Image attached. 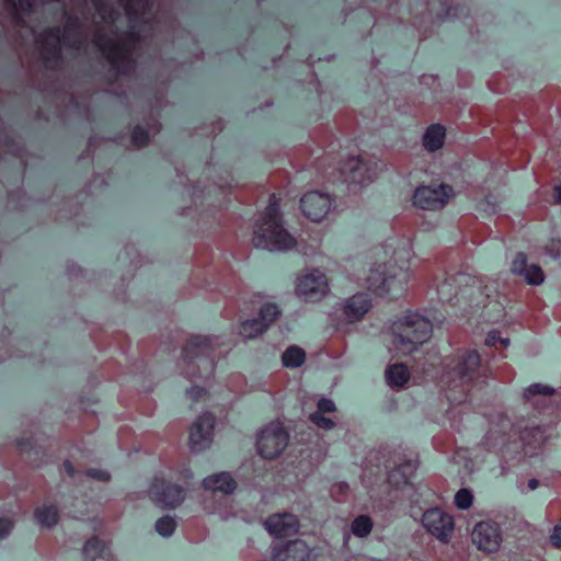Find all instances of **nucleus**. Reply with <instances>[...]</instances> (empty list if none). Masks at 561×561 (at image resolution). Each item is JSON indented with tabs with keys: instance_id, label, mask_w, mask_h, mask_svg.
I'll use <instances>...</instances> for the list:
<instances>
[{
	"instance_id": "1",
	"label": "nucleus",
	"mask_w": 561,
	"mask_h": 561,
	"mask_svg": "<svg viewBox=\"0 0 561 561\" xmlns=\"http://www.w3.org/2000/svg\"><path fill=\"white\" fill-rule=\"evenodd\" d=\"M92 3L93 44L117 75L133 73L136 67L133 55L141 33L152 30V23L145 19L149 0H92Z\"/></svg>"
},
{
	"instance_id": "2",
	"label": "nucleus",
	"mask_w": 561,
	"mask_h": 561,
	"mask_svg": "<svg viewBox=\"0 0 561 561\" xmlns=\"http://www.w3.org/2000/svg\"><path fill=\"white\" fill-rule=\"evenodd\" d=\"M481 356L471 348L457 350L443 363L440 383L450 401H461L467 397L480 377Z\"/></svg>"
},
{
	"instance_id": "3",
	"label": "nucleus",
	"mask_w": 561,
	"mask_h": 561,
	"mask_svg": "<svg viewBox=\"0 0 561 561\" xmlns=\"http://www.w3.org/2000/svg\"><path fill=\"white\" fill-rule=\"evenodd\" d=\"M36 44L45 67L56 69L61 64V46L75 50L85 48L88 45V34L78 19L69 16L62 35H60L59 28H50L36 38Z\"/></svg>"
},
{
	"instance_id": "4",
	"label": "nucleus",
	"mask_w": 561,
	"mask_h": 561,
	"mask_svg": "<svg viewBox=\"0 0 561 561\" xmlns=\"http://www.w3.org/2000/svg\"><path fill=\"white\" fill-rule=\"evenodd\" d=\"M252 243L268 250H289L296 245L295 238L283 226L279 198L275 194L270 196L268 206L254 225Z\"/></svg>"
},
{
	"instance_id": "5",
	"label": "nucleus",
	"mask_w": 561,
	"mask_h": 561,
	"mask_svg": "<svg viewBox=\"0 0 561 561\" xmlns=\"http://www.w3.org/2000/svg\"><path fill=\"white\" fill-rule=\"evenodd\" d=\"M392 345L403 355H410L426 343L433 334L431 321L420 314H408L391 325Z\"/></svg>"
},
{
	"instance_id": "6",
	"label": "nucleus",
	"mask_w": 561,
	"mask_h": 561,
	"mask_svg": "<svg viewBox=\"0 0 561 561\" xmlns=\"http://www.w3.org/2000/svg\"><path fill=\"white\" fill-rule=\"evenodd\" d=\"M289 433L285 425L276 420L267 423L256 435V451L267 460L278 458L287 448Z\"/></svg>"
},
{
	"instance_id": "7",
	"label": "nucleus",
	"mask_w": 561,
	"mask_h": 561,
	"mask_svg": "<svg viewBox=\"0 0 561 561\" xmlns=\"http://www.w3.org/2000/svg\"><path fill=\"white\" fill-rule=\"evenodd\" d=\"M377 161L368 153L348 156L341 161L339 171L345 182L358 185L370 183L376 176Z\"/></svg>"
},
{
	"instance_id": "8",
	"label": "nucleus",
	"mask_w": 561,
	"mask_h": 561,
	"mask_svg": "<svg viewBox=\"0 0 561 561\" xmlns=\"http://www.w3.org/2000/svg\"><path fill=\"white\" fill-rule=\"evenodd\" d=\"M454 196V190L448 184L420 185L413 194V205L423 210L436 211L443 209Z\"/></svg>"
},
{
	"instance_id": "9",
	"label": "nucleus",
	"mask_w": 561,
	"mask_h": 561,
	"mask_svg": "<svg viewBox=\"0 0 561 561\" xmlns=\"http://www.w3.org/2000/svg\"><path fill=\"white\" fill-rule=\"evenodd\" d=\"M148 492L151 501L163 510L176 508L185 500V490L163 478H154Z\"/></svg>"
},
{
	"instance_id": "10",
	"label": "nucleus",
	"mask_w": 561,
	"mask_h": 561,
	"mask_svg": "<svg viewBox=\"0 0 561 561\" xmlns=\"http://www.w3.org/2000/svg\"><path fill=\"white\" fill-rule=\"evenodd\" d=\"M424 528L443 543H448L454 535L455 520L453 515L439 507L430 508L422 516Z\"/></svg>"
},
{
	"instance_id": "11",
	"label": "nucleus",
	"mask_w": 561,
	"mask_h": 561,
	"mask_svg": "<svg viewBox=\"0 0 561 561\" xmlns=\"http://www.w3.org/2000/svg\"><path fill=\"white\" fill-rule=\"evenodd\" d=\"M263 527L272 538L284 539L298 535L301 523L296 514L283 511L270 514Z\"/></svg>"
},
{
	"instance_id": "12",
	"label": "nucleus",
	"mask_w": 561,
	"mask_h": 561,
	"mask_svg": "<svg viewBox=\"0 0 561 561\" xmlns=\"http://www.w3.org/2000/svg\"><path fill=\"white\" fill-rule=\"evenodd\" d=\"M282 312L277 305L264 304L259 310V317L242 321L239 333L245 340H251L263 334L279 317Z\"/></svg>"
},
{
	"instance_id": "13",
	"label": "nucleus",
	"mask_w": 561,
	"mask_h": 561,
	"mask_svg": "<svg viewBox=\"0 0 561 561\" xmlns=\"http://www.w3.org/2000/svg\"><path fill=\"white\" fill-rule=\"evenodd\" d=\"M216 419L213 413L201 414L190 426L188 446L194 453L203 451L210 447L214 438Z\"/></svg>"
},
{
	"instance_id": "14",
	"label": "nucleus",
	"mask_w": 561,
	"mask_h": 561,
	"mask_svg": "<svg viewBox=\"0 0 561 561\" xmlns=\"http://www.w3.org/2000/svg\"><path fill=\"white\" fill-rule=\"evenodd\" d=\"M397 268L387 264H379L369 270L366 277L367 288L376 295L383 296L391 290L401 287Z\"/></svg>"
},
{
	"instance_id": "15",
	"label": "nucleus",
	"mask_w": 561,
	"mask_h": 561,
	"mask_svg": "<svg viewBox=\"0 0 561 561\" xmlns=\"http://www.w3.org/2000/svg\"><path fill=\"white\" fill-rule=\"evenodd\" d=\"M471 540L480 551L494 553L502 543L501 528L496 522L481 520L474 525Z\"/></svg>"
},
{
	"instance_id": "16",
	"label": "nucleus",
	"mask_w": 561,
	"mask_h": 561,
	"mask_svg": "<svg viewBox=\"0 0 561 561\" xmlns=\"http://www.w3.org/2000/svg\"><path fill=\"white\" fill-rule=\"evenodd\" d=\"M312 548L302 539L295 538L271 545L272 561H309Z\"/></svg>"
},
{
	"instance_id": "17",
	"label": "nucleus",
	"mask_w": 561,
	"mask_h": 561,
	"mask_svg": "<svg viewBox=\"0 0 561 561\" xmlns=\"http://www.w3.org/2000/svg\"><path fill=\"white\" fill-rule=\"evenodd\" d=\"M328 291L327 276L319 271L301 275L297 280L296 293L307 301L320 300Z\"/></svg>"
},
{
	"instance_id": "18",
	"label": "nucleus",
	"mask_w": 561,
	"mask_h": 561,
	"mask_svg": "<svg viewBox=\"0 0 561 561\" xmlns=\"http://www.w3.org/2000/svg\"><path fill=\"white\" fill-rule=\"evenodd\" d=\"M332 207L330 195L319 191L306 193L300 199V208L304 215L312 221H321Z\"/></svg>"
},
{
	"instance_id": "19",
	"label": "nucleus",
	"mask_w": 561,
	"mask_h": 561,
	"mask_svg": "<svg viewBox=\"0 0 561 561\" xmlns=\"http://www.w3.org/2000/svg\"><path fill=\"white\" fill-rule=\"evenodd\" d=\"M336 407L331 399L321 398L317 403V411L309 415V420L322 430H331L335 426Z\"/></svg>"
},
{
	"instance_id": "20",
	"label": "nucleus",
	"mask_w": 561,
	"mask_h": 561,
	"mask_svg": "<svg viewBox=\"0 0 561 561\" xmlns=\"http://www.w3.org/2000/svg\"><path fill=\"white\" fill-rule=\"evenodd\" d=\"M556 390L542 383H533L523 393L524 401L535 409H543L551 405V398Z\"/></svg>"
},
{
	"instance_id": "21",
	"label": "nucleus",
	"mask_w": 561,
	"mask_h": 561,
	"mask_svg": "<svg viewBox=\"0 0 561 561\" xmlns=\"http://www.w3.org/2000/svg\"><path fill=\"white\" fill-rule=\"evenodd\" d=\"M371 304L365 294H356L343 305V316L346 321H359L370 309Z\"/></svg>"
},
{
	"instance_id": "22",
	"label": "nucleus",
	"mask_w": 561,
	"mask_h": 561,
	"mask_svg": "<svg viewBox=\"0 0 561 561\" xmlns=\"http://www.w3.org/2000/svg\"><path fill=\"white\" fill-rule=\"evenodd\" d=\"M34 0H4V8L10 15L11 24L18 28H25L28 35H34V31L24 24L22 14L28 13L33 7Z\"/></svg>"
},
{
	"instance_id": "23",
	"label": "nucleus",
	"mask_w": 561,
	"mask_h": 561,
	"mask_svg": "<svg viewBox=\"0 0 561 561\" xmlns=\"http://www.w3.org/2000/svg\"><path fill=\"white\" fill-rule=\"evenodd\" d=\"M203 486L213 493H221L224 495L231 494L236 488L237 482L228 472H220L211 474L203 480Z\"/></svg>"
},
{
	"instance_id": "24",
	"label": "nucleus",
	"mask_w": 561,
	"mask_h": 561,
	"mask_svg": "<svg viewBox=\"0 0 561 561\" xmlns=\"http://www.w3.org/2000/svg\"><path fill=\"white\" fill-rule=\"evenodd\" d=\"M214 340L209 336L192 335L183 346V356L192 359L201 355H208L214 350Z\"/></svg>"
},
{
	"instance_id": "25",
	"label": "nucleus",
	"mask_w": 561,
	"mask_h": 561,
	"mask_svg": "<svg viewBox=\"0 0 561 561\" xmlns=\"http://www.w3.org/2000/svg\"><path fill=\"white\" fill-rule=\"evenodd\" d=\"M385 377L391 389L401 390L408 385L411 374L405 364L397 363L387 367Z\"/></svg>"
},
{
	"instance_id": "26",
	"label": "nucleus",
	"mask_w": 561,
	"mask_h": 561,
	"mask_svg": "<svg viewBox=\"0 0 561 561\" xmlns=\"http://www.w3.org/2000/svg\"><path fill=\"white\" fill-rule=\"evenodd\" d=\"M84 561H111L102 540L98 537L90 538L83 547Z\"/></svg>"
},
{
	"instance_id": "27",
	"label": "nucleus",
	"mask_w": 561,
	"mask_h": 561,
	"mask_svg": "<svg viewBox=\"0 0 561 561\" xmlns=\"http://www.w3.org/2000/svg\"><path fill=\"white\" fill-rule=\"evenodd\" d=\"M445 128L439 124L431 125L423 137V145L428 151H435L443 147Z\"/></svg>"
},
{
	"instance_id": "28",
	"label": "nucleus",
	"mask_w": 561,
	"mask_h": 561,
	"mask_svg": "<svg viewBox=\"0 0 561 561\" xmlns=\"http://www.w3.org/2000/svg\"><path fill=\"white\" fill-rule=\"evenodd\" d=\"M36 520L45 527H53L59 520V512L54 504H44L34 512Z\"/></svg>"
},
{
	"instance_id": "29",
	"label": "nucleus",
	"mask_w": 561,
	"mask_h": 561,
	"mask_svg": "<svg viewBox=\"0 0 561 561\" xmlns=\"http://www.w3.org/2000/svg\"><path fill=\"white\" fill-rule=\"evenodd\" d=\"M306 353L301 347L289 346L282 355V362L285 367L296 368L304 364Z\"/></svg>"
},
{
	"instance_id": "30",
	"label": "nucleus",
	"mask_w": 561,
	"mask_h": 561,
	"mask_svg": "<svg viewBox=\"0 0 561 561\" xmlns=\"http://www.w3.org/2000/svg\"><path fill=\"white\" fill-rule=\"evenodd\" d=\"M374 527V522L368 515L357 516L351 524L352 533L359 538L367 537Z\"/></svg>"
},
{
	"instance_id": "31",
	"label": "nucleus",
	"mask_w": 561,
	"mask_h": 561,
	"mask_svg": "<svg viewBox=\"0 0 561 561\" xmlns=\"http://www.w3.org/2000/svg\"><path fill=\"white\" fill-rule=\"evenodd\" d=\"M154 528L159 535L170 537L176 528V522L173 517L165 515L156 522Z\"/></svg>"
},
{
	"instance_id": "32",
	"label": "nucleus",
	"mask_w": 561,
	"mask_h": 561,
	"mask_svg": "<svg viewBox=\"0 0 561 561\" xmlns=\"http://www.w3.org/2000/svg\"><path fill=\"white\" fill-rule=\"evenodd\" d=\"M528 284L540 285L545 279L543 271L539 265H530L523 274Z\"/></svg>"
},
{
	"instance_id": "33",
	"label": "nucleus",
	"mask_w": 561,
	"mask_h": 561,
	"mask_svg": "<svg viewBox=\"0 0 561 561\" xmlns=\"http://www.w3.org/2000/svg\"><path fill=\"white\" fill-rule=\"evenodd\" d=\"M473 502V494L469 489H460L455 495V505L459 510H468Z\"/></svg>"
},
{
	"instance_id": "34",
	"label": "nucleus",
	"mask_w": 561,
	"mask_h": 561,
	"mask_svg": "<svg viewBox=\"0 0 561 561\" xmlns=\"http://www.w3.org/2000/svg\"><path fill=\"white\" fill-rule=\"evenodd\" d=\"M527 256L523 252H518L512 262V272L516 275H523L527 270Z\"/></svg>"
},
{
	"instance_id": "35",
	"label": "nucleus",
	"mask_w": 561,
	"mask_h": 561,
	"mask_svg": "<svg viewBox=\"0 0 561 561\" xmlns=\"http://www.w3.org/2000/svg\"><path fill=\"white\" fill-rule=\"evenodd\" d=\"M131 141L137 147H144L149 141L148 133L142 127H135L131 134Z\"/></svg>"
},
{
	"instance_id": "36",
	"label": "nucleus",
	"mask_w": 561,
	"mask_h": 561,
	"mask_svg": "<svg viewBox=\"0 0 561 561\" xmlns=\"http://www.w3.org/2000/svg\"><path fill=\"white\" fill-rule=\"evenodd\" d=\"M388 482L391 484H394L396 486H399L401 483H403V484L408 483V479L402 473L401 467L389 472Z\"/></svg>"
},
{
	"instance_id": "37",
	"label": "nucleus",
	"mask_w": 561,
	"mask_h": 561,
	"mask_svg": "<svg viewBox=\"0 0 561 561\" xmlns=\"http://www.w3.org/2000/svg\"><path fill=\"white\" fill-rule=\"evenodd\" d=\"M84 474L101 482H108L111 480V474L107 471L100 469H88L84 471Z\"/></svg>"
},
{
	"instance_id": "38",
	"label": "nucleus",
	"mask_w": 561,
	"mask_h": 561,
	"mask_svg": "<svg viewBox=\"0 0 561 561\" xmlns=\"http://www.w3.org/2000/svg\"><path fill=\"white\" fill-rule=\"evenodd\" d=\"M187 396L191 398V400L198 401L199 399L207 396V391L205 388L194 386L187 390Z\"/></svg>"
},
{
	"instance_id": "39",
	"label": "nucleus",
	"mask_w": 561,
	"mask_h": 561,
	"mask_svg": "<svg viewBox=\"0 0 561 561\" xmlns=\"http://www.w3.org/2000/svg\"><path fill=\"white\" fill-rule=\"evenodd\" d=\"M13 528V520L7 517H0V538L5 537Z\"/></svg>"
},
{
	"instance_id": "40",
	"label": "nucleus",
	"mask_w": 561,
	"mask_h": 561,
	"mask_svg": "<svg viewBox=\"0 0 561 561\" xmlns=\"http://www.w3.org/2000/svg\"><path fill=\"white\" fill-rule=\"evenodd\" d=\"M550 541L553 547L561 548V520L554 526Z\"/></svg>"
},
{
	"instance_id": "41",
	"label": "nucleus",
	"mask_w": 561,
	"mask_h": 561,
	"mask_svg": "<svg viewBox=\"0 0 561 561\" xmlns=\"http://www.w3.org/2000/svg\"><path fill=\"white\" fill-rule=\"evenodd\" d=\"M64 469L69 477H73L76 473L75 466L70 460L64 461Z\"/></svg>"
},
{
	"instance_id": "42",
	"label": "nucleus",
	"mask_w": 561,
	"mask_h": 561,
	"mask_svg": "<svg viewBox=\"0 0 561 561\" xmlns=\"http://www.w3.org/2000/svg\"><path fill=\"white\" fill-rule=\"evenodd\" d=\"M552 197L554 204H561V185L553 187Z\"/></svg>"
},
{
	"instance_id": "43",
	"label": "nucleus",
	"mask_w": 561,
	"mask_h": 561,
	"mask_svg": "<svg viewBox=\"0 0 561 561\" xmlns=\"http://www.w3.org/2000/svg\"><path fill=\"white\" fill-rule=\"evenodd\" d=\"M538 485H539V481H538L537 479H530V480L528 481V488H529L530 490H535V489H537V488H538Z\"/></svg>"
},
{
	"instance_id": "44",
	"label": "nucleus",
	"mask_w": 561,
	"mask_h": 561,
	"mask_svg": "<svg viewBox=\"0 0 561 561\" xmlns=\"http://www.w3.org/2000/svg\"><path fill=\"white\" fill-rule=\"evenodd\" d=\"M496 332H492L489 334L488 342L492 345H495V341H493V337L495 336Z\"/></svg>"
},
{
	"instance_id": "45",
	"label": "nucleus",
	"mask_w": 561,
	"mask_h": 561,
	"mask_svg": "<svg viewBox=\"0 0 561 561\" xmlns=\"http://www.w3.org/2000/svg\"><path fill=\"white\" fill-rule=\"evenodd\" d=\"M339 488H340L341 490H342V489L347 490V489H348V485H347V484H345V483H341V484L339 485Z\"/></svg>"
}]
</instances>
